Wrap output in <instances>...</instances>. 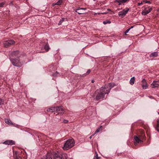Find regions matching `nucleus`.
Instances as JSON below:
<instances>
[{"mask_svg":"<svg viewBox=\"0 0 159 159\" xmlns=\"http://www.w3.org/2000/svg\"><path fill=\"white\" fill-rule=\"evenodd\" d=\"M65 19L64 18H62L61 20L60 21L58 25H61L65 20Z\"/></svg>","mask_w":159,"mask_h":159,"instance_id":"4be33fe9","label":"nucleus"},{"mask_svg":"<svg viewBox=\"0 0 159 159\" xmlns=\"http://www.w3.org/2000/svg\"><path fill=\"white\" fill-rule=\"evenodd\" d=\"M111 23V22L109 20L105 21H104L103 22V23L104 25H106L107 24H110Z\"/></svg>","mask_w":159,"mask_h":159,"instance_id":"b1692460","label":"nucleus"},{"mask_svg":"<svg viewBox=\"0 0 159 159\" xmlns=\"http://www.w3.org/2000/svg\"><path fill=\"white\" fill-rule=\"evenodd\" d=\"M62 3V0H59L56 3L53 4H52V6H54L55 5H60Z\"/></svg>","mask_w":159,"mask_h":159,"instance_id":"a211bd4d","label":"nucleus"},{"mask_svg":"<svg viewBox=\"0 0 159 159\" xmlns=\"http://www.w3.org/2000/svg\"><path fill=\"white\" fill-rule=\"evenodd\" d=\"M106 92L107 91L103 86L98 89L95 92V99L97 100H103L105 95L107 94Z\"/></svg>","mask_w":159,"mask_h":159,"instance_id":"f03ea898","label":"nucleus"},{"mask_svg":"<svg viewBox=\"0 0 159 159\" xmlns=\"http://www.w3.org/2000/svg\"><path fill=\"white\" fill-rule=\"evenodd\" d=\"M149 98H153V97L152 96H148Z\"/></svg>","mask_w":159,"mask_h":159,"instance_id":"a19ab883","label":"nucleus"},{"mask_svg":"<svg viewBox=\"0 0 159 159\" xmlns=\"http://www.w3.org/2000/svg\"><path fill=\"white\" fill-rule=\"evenodd\" d=\"M143 3V1L141 3H138V4L139 6H140L141 5H142Z\"/></svg>","mask_w":159,"mask_h":159,"instance_id":"72a5a7b5","label":"nucleus"},{"mask_svg":"<svg viewBox=\"0 0 159 159\" xmlns=\"http://www.w3.org/2000/svg\"><path fill=\"white\" fill-rule=\"evenodd\" d=\"M158 55V52H153L151 53L149 56L150 57H157Z\"/></svg>","mask_w":159,"mask_h":159,"instance_id":"4468645a","label":"nucleus"},{"mask_svg":"<svg viewBox=\"0 0 159 159\" xmlns=\"http://www.w3.org/2000/svg\"><path fill=\"white\" fill-rule=\"evenodd\" d=\"M99 131H100L99 128H98V129H97L95 131L94 134H95L99 132Z\"/></svg>","mask_w":159,"mask_h":159,"instance_id":"7c9ffc66","label":"nucleus"},{"mask_svg":"<svg viewBox=\"0 0 159 159\" xmlns=\"http://www.w3.org/2000/svg\"><path fill=\"white\" fill-rule=\"evenodd\" d=\"M142 84H144L147 83L146 80L145 79H143L142 80Z\"/></svg>","mask_w":159,"mask_h":159,"instance_id":"c85d7f7f","label":"nucleus"},{"mask_svg":"<svg viewBox=\"0 0 159 159\" xmlns=\"http://www.w3.org/2000/svg\"><path fill=\"white\" fill-rule=\"evenodd\" d=\"M75 144V142L73 139H70L66 141L62 148L64 150H68L73 147Z\"/></svg>","mask_w":159,"mask_h":159,"instance_id":"7ed1b4c3","label":"nucleus"},{"mask_svg":"<svg viewBox=\"0 0 159 159\" xmlns=\"http://www.w3.org/2000/svg\"><path fill=\"white\" fill-rule=\"evenodd\" d=\"M10 60L12 65L15 66L20 67H21L23 64V62L20 61L21 60L20 58H11Z\"/></svg>","mask_w":159,"mask_h":159,"instance_id":"20e7f679","label":"nucleus"},{"mask_svg":"<svg viewBox=\"0 0 159 159\" xmlns=\"http://www.w3.org/2000/svg\"><path fill=\"white\" fill-rule=\"evenodd\" d=\"M62 122L65 123H67L68 122V120H67L63 119L62 120Z\"/></svg>","mask_w":159,"mask_h":159,"instance_id":"393cba45","label":"nucleus"},{"mask_svg":"<svg viewBox=\"0 0 159 159\" xmlns=\"http://www.w3.org/2000/svg\"><path fill=\"white\" fill-rule=\"evenodd\" d=\"M55 108H56V110L58 114H60L61 115H62L64 114V110L63 106L57 107Z\"/></svg>","mask_w":159,"mask_h":159,"instance_id":"1a4fd4ad","label":"nucleus"},{"mask_svg":"<svg viewBox=\"0 0 159 159\" xmlns=\"http://www.w3.org/2000/svg\"><path fill=\"white\" fill-rule=\"evenodd\" d=\"M102 126H101H101H99L98 128H99V129H100L101 128H102Z\"/></svg>","mask_w":159,"mask_h":159,"instance_id":"79ce46f5","label":"nucleus"},{"mask_svg":"<svg viewBox=\"0 0 159 159\" xmlns=\"http://www.w3.org/2000/svg\"><path fill=\"white\" fill-rule=\"evenodd\" d=\"M92 82V83H93L94 82V80H92V81H91Z\"/></svg>","mask_w":159,"mask_h":159,"instance_id":"37998d69","label":"nucleus"},{"mask_svg":"<svg viewBox=\"0 0 159 159\" xmlns=\"http://www.w3.org/2000/svg\"><path fill=\"white\" fill-rule=\"evenodd\" d=\"M143 3H149L151 4V2L150 1L145 0L143 1Z\"/></svg>","mask_w":159,"mask_h":159,"instance_id":"5701e85b","label":"nucleus"},{"mask_svg":"<svg viewBox=\"0 0 159 159\" xmlns=\"http://www.w3.org/2000/svg\"><path fill=\"white\" fill-rule=\"evenodd\" d=\"M142 86L143 89H147L148 87V85L147 83L144 84H142Z\"/></svg>","mask_w":159,"mask_h":159,"instance_id":"aec40b11","label":"nucleus"},{"mask_svg":"<svg viewBox=\"0 0 159 159\" xmlns=\"http://www.w3.org/2000/svg\"><path fill=\"white\" fill-rule=\"evenodd\" d=\"M94 135V134H93V135H91V136H90L89 137V138H90V139H91L92 138V137Z\"/></svg>","mask_w":159,"mask_h":159,"instance_id":"ea45409f","label":"nucleus"},{"mask_svg":"<svg viewBox=\"0 0 159 159\" xmlns=\"http://www.w3.org/2000/svg\"><path fill=\"white\" fill-rule=\"evenodd\" d=\"M157 127L159 128V123H158V124H157Z\"/></svg>","mask_w":159,"mask_h":159,"instance_id":"58836bf2","label":"nucleus"},{"mask_svg":"<svg viewBox=\"0 0 159 159\" xmlns=\"http://www.w3.org/2000/svg\"><path fill=\"white\" fill-rule=\"evenodd\" d=\"M5 123L8 125H12V123L11 122V120L8 119H6L5 120Z\"/></svg>","mask_w":159,"mask_h":159,"instance_id":"f3484780","label":"nucleus"},{"mask_svg":"<svg viewBox=\"0 0 159 159\" xmlns=\"http://www.w3.org/2000/svg\"><path fill=\"white\" fill-rule=\"evenodd\" d=\"M21 56V53L18 51H14L10 53L9 55V58H20Z\"/></svg>","mask_w":159,"mask_h":159,"instance_id":"39448f33","label":"nucleus"},{"mask_svg":"<svg viewBox=\"0 0 159 159\" xmlns=\"http://www.w3.org/2000/svg\"><path fill=\"white\" fill-rule=\"evenodd\" d=\"M5 4V3L4 2H2L0 3V7H2Z\"/></svg>","mask_w":159,"mask_h":159,"instance_id":"a878e982","label":"nucleus"},{"mask_svg":"<svg viewBox=\"0 0 159 159\" xmlns=\"http://www.w3.org/2000/svg\"><path fill=\"white\" fill-rule=\"evenodd\" d=\"M68 155L66 153H60L58 151L49 152L44 159H67Z\"/></svg>","mask_w":159,"mask_h":159,"instance_id":"f257e3e1","label":"nucleus"},{"mask_svg":"<svg viewBox=\"0 0 159 159\" xmlns=\"http://www.w3.org/2000/svg\"><path fill=\"white\" fill-rule=\"evenodd\" d=\"M107 10L110 11V9H107Z\"/></svg>","mask_w":159,"mask_h":159,"instance_id":"a18cd8bd","label":"nucleus"},{"mask_svg":"<svg viewBox=\"0 0 159 159\" xmlns=\"http://www.w3.org/2000/svg\"><path fill=\"white\" fill-rule=\"evenodd\" d=\"M134 139L135 141L134 142L135 145L137 144V143H141L143 142L136 136L134 137Z\"/></svg>","mask_w":159,"mask_h":159,"instance_id":"ddd939ff","label":"nucleus"},{"mask_svg":"<svg viewBox=\"0 0 159 159\" xmlns=\"http://www.w3.org/2000/svg\"><path fill=\"white\" fill-rule=\"evenodd\" d=\"M3 103V101L1 98H0V105Z\"/></svg>","mask_w":159,"mask_h":159,"instance_id":"cd10ccee","label":"nucleus"},{"mask_svg":"<svg viewBox=\"0 0 159 159\" xmlns=\"http://www.w3.org/2000/svg\"><path fill=\"white\" fill-rule=\"evenodd\" d=\"M44 48L45 50L47 52L50 49L49 46L47 43H46L45 44L44 46Z\"/></svg>","mask_w":159,"mask_h":159,"instance_id":"dca6fc26","label":"nucleus"},{"mask_svg":"<svg viewBox=\"0 0 159 159\" xmlns=\"http://www.w3.org/2000/svg\"><path fill=\"white\" fill-rule=\"evenodd\" d=\"M152 10L151 7H147L145 8L144 11H142V14L143 15H145L149 13Z\"/></svg>","mask_w":159,"mask_h":159,"instance_id":"9b49d317","label":"nucleus"},{"mask_svg":"<svg viewBox=\"0 0 159 159\" xmlns=\"http://www.w3.org/2000/svg\"><path fill=\"white\" fill-rule=\"evenodd\" d=\"M58 74H59V73L58 72H57V71H56L55 73L52 74V75H53V76L54 77H55V76H56Z\"/></svg>","mask_w":159,"mask_h":159,"instance_id":"c756f323","label":"nucleus"},{"mask_svg":"<svg viewBox=\"0 0 159 159\" xmlns=\"http://www.w3.org/2000/svg\"><path fill=\"white\" fill-rule=\"evenodd\" d=\"M130 30V29H127L125 31V35H127V34H126L127 33H128L129 31Z\"/></svg>","mask_w":159,"mask_h":159,"instance_id":"bb28decb","label":"nucleus"},{"mask_svg":"<svg viewBox=\"0 0 159 159\" xmlns=\"http://www.w3.org/2000/svg\"><path fill=\"white\" fill-rule=\"evenodd\" d=\"M134 26H131L130 28H129V29H130V30L132 28H133L134 27Z\"/></svg>","mask_w":159,"mask_h":159,"instance_id":"4c0bfd02","label":"nucleus"},{"mask_svg":"<svg viewBox=\"0 0 159 159\" xmlns=\"http://www.w3.org/2000/svg\"><path fill=\"white\" fill-rule=\"evenodd\" d=\"M21 159V158L19 157V156H16V157H14V159Z\"/></svg>","mask_w":159,"mask_h":159,"instance_id":"2f4dec72","label":"nucleus"},{"mask_svg":"<svg viewBox=\"0 0 159 159\" xmlns=\"http://www.w3.org/2000/svg\"><path fill=\"white\" fill-rule=\"evenodd\" d=\"M115 85H116L115 83H111L105 84L103 87L106 90V91H107L106 93H107V94H108L110 92L111 89Z\"/></svg>","mask_w":159,"mask_h":159,"instance_id":"423d86ee","label":"nucleus"},{"mask_svg":"<svg viewBox=\"0 0 159 159\" xmlns=\"http://www.w3.org/2000/svg\"><path fill=\"white\" fill-rule=\"evenodd\" d=\"M15 43V41L12 39H11L5 41L3 43V45L4 47L7 48L11 45L14 44Z\"/></svg>","mask_w":159,"mask_h":159,"instance_id":"0eeeda50","label":"nucleus"},{"mask_svg":"<svg viewBox=\"0 0 159 159\" xmlns=\"http://www.w3.org/2000/svg\"><path fill=\"white\" fill-rule=\"evenodd\" d=\"M135 79L134 77L131 78L130 80V83L131 84L133 85L134 84Z\"/></svg>","mask_w":159,"mask_h":159,"instance_id":"6ab92c4d","label":"nucleus"},{"mask_svg":"<svg viewBox=\"0 0 159 159\" xmlns=\"http://www.w3.org/2000/svg\"><path fill=\"white\" fill-rule=\"evenodd\" d=\"M98 159V154H96L95 157L93 159Z\"/></svg>","mask_w":159,"mask_h":159,"instance_id":"473e14b6","label":"nucleus"},{"mask_svg":"<svg viewBox=\"0 0 159 159\" xmlns=\"http://www.w3.org/2000/svg\"><path fill=\"white\" fill-rule=\"evenodd\" d=\"M75 11L79 14H81L84 13L83 12L81 11L80 9H76Z\"/></svg>","mask_w":159,"mask_h":159,"instance_id":"412c9836","label":"nucleus"},{"mask_svg":"<svg viewBox=\"0 0 159 159\" xmlns=\"http://www.w3.org/2000/svg\"><path fill=\"white\" fill-rule=\"evenodd\" d=\"M159 86V80H154L151 85V87L152 88L158 87Z\"/></svg>","mask_w":159,"mask_h":159,"instance_id":"9d476101","label":"nucleus"},{"mask_svg":"<svg viewBox=\"0 0 159 159\" xmlns=\"http://www.w3.org/2000/svg\"><path fill=\"white\" fill-rule=\"evenodd\" d=\"M158 128V127H156V129L158 132H159V129Z\"/></svg>","mask_w":159,"mask_h":159,"instance_id":"e433bc0d","label":"nucleus"},{"mask_svg":"<svg viewBox=\"0 0 159 159\" xmlns=\"http://www.w3.org/2000/svg\"><path fill=\"white\" fill-rule=\"evenodd\" d=\"M80 9L81 10H86V8H81Z\"/></svg>","mask_w":159,"mask_h":159,"instance_id":"c9c22d12","label":"nucleus"},{"mask_svg":"<svg viewBox=\"0 0 159 159\" xmlns=\"http://www.w3.org/2000/svg\"><path fill=\"white\" fill-rule=\"evenodd\" d=\"M129 10V9L128 8H126V10L123 9L122 11H120L118 13V16L122 18L124 17L127 13Z\"/></svg>","mask_w":159,"mask_h":159,"instance_id":"6e6552de","label":"nucleus"},{"mask_svg":"<svg viewBox=\"0 0 159 159\" xmlns=\"http://www.w3.org/2000/svg\"><path fill=\"white\" fill-rule=\"evenodd\" d=\"M56 108L55 107H51L47 110V111L49 112H52L56 111Z\"/></svg>","mask_w":159,"mask_h":159,"instance_id":"2eb2a0df","label":"nucleus"},{"mask_svg":"<svg viewBox=\"0 0 159 159\" xmlns=\"http://www.w3.org/2000/svg\"><path fill=\"white\" fill-rule=\"evenodd\" d=\"M90 70H88L87 71L86 73L87 74H88L90 72Z\"/></svg>","mask_w":159,"mask_h":159,"instance_id":"f704fd0d","label":"nucleus"},{"mask_svg":"<svg viewBox=\"0 0 159 159\" xmlns=\"http://www.w3.org/2000/svg\"><path fill=\"white\" fill-rule=\"evenodd\" d=\"M3 144L8 145H13L15 144V142L12 140H8L4 142Z\"/></svg>","mask_w":159,"mask_h":159,"instance_id":"f8f14e48","label":"nucleus"},{"mask_svg":"<svg viewBox=\"0 0 159 159\" xmlns=\"http://www.w3.org/2000/svg\"><path fill=\"white\" fill-rule=\"evenodd\" d=\"M158 123H159V121H157V124H158Z\"/></svg>","mask_w":159,"mask_h":159,"instance_id":"c03bdc74","label":"nucleus"}]
</instances>
